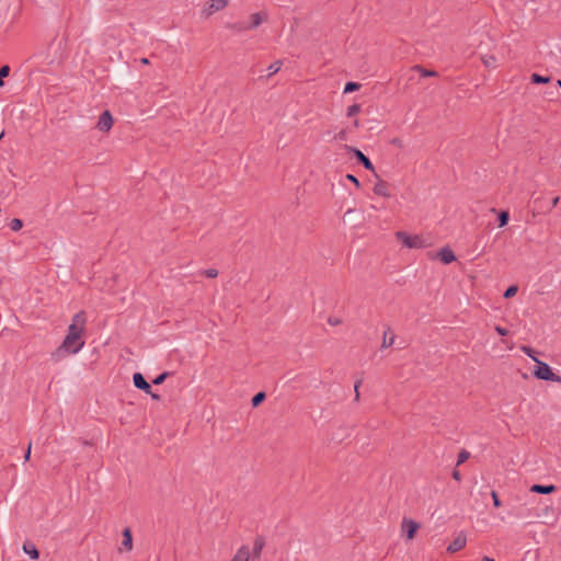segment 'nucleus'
Listing matches in <instances>:
<instances>
[{
  "label": "nucleus",
  "instance_id": "8",
  "mask_svg": "<svg viewBox=\"0 0 561 561\" xmlns=\"http://www.w3.org/2000/svg\"><path fill=\"white\" fill-rule=\"evenodd\" d=\"M467 543V538L463 534H459L454 540L453 542H450V545L447 547V551L449 553H455L459 550H461L462 548H465Z\"/></svg>",
  "mask_w": 561,
  "mask_h": 561
},
{
  "label": "nucleus",
  "instance_id": "2",
  "mask_svg": "<svg viewBox=\"0 0 561 561\" xmlns=\"http://www.w3.org/2000/svg\"><path fill=\"white\" fill-rule=\"evenodd\" d=\"M396 239L407 249H425L431 242L421 234H409L405 231H397Z\"/></svg>",
  "mask_w": 561,
  "mask_h": 561
},
{
  "label": "nucleus",
  "instance_id": "18",
  "mask_svg": "<svg viewBox=\"0 0 561 561\" xmlns=\"http://www.w3.org/2000/svg\"><path fill=\"white\" fill-rule=\"evenodd\" d=\"M481 61L486 68H495L496 67V58L493 55H483L481 57Z\"/></svg>",
  "mask_w": 561,
  "mask_h": 561
},
{
  "label": "nucleus",
  "instance_id": "13",
  "mask_svg": "<svg viewBox=\"0 0 561 561\" xmlns=\"http://www.w3.org/2000/svg\"><path fill=\"white\" fill-rule=\"evenodd\" d=\"M374 193L376 195H379V196H382V197H390V192H389L388 184L385 181H382V180H379L375 184Z\"/></svg>",
  "mask_w": 561,
  "mask_h": 561
},
{
  "label": "nucleus",
  "instance_id": "5",
  "mask_svg": "<svg viewBox=\"0 0 561 561\" xmlns=\"http://www.w3.org/2000/svg\"><path fill=\"white\" fill-rule=\"evenodd\" d=\"M419 528H420L419 523H416L415 520H413L411 518L403 517L401 525H400L401 536L407 541H410V540L414 539Z\"/></svg>",
  "mask_w": 561,
  "mask_h": 561
},
{
  "label": "nucleus",
  "instance_id": "23",
  "mask_svg": "<svg viewBox=\"0 0 561 561\" xmlns=\"http://www.w3.org/2000/svg\"><path fill=\"white\" fill-rule=\"evenodd\" d=\"M360 88V85L356 82H347L344 87V93H351L354 91H357Z\"/></svg>",
  "mask_w": 561,
  "mask_h": 561
},
{
  "label": "nucleus",
  "instance_id": "12",
  "mask_svg": "<svg viewBox=\"0 0 561 561\" xmlns=\"http://www.w3.org/2000/svg\"><path fill=\"white\" fill-rule=\"evenodd\" d=\"M437 257L444 263L449 264L456 260L455 253L449 248H443L438 253Z\"/></svg>",
  "mask_w": 561,
  "mask_h": 561
},
{
  "label": "nucleus",
  "instance_id": "48",
  "mask_svg": "<svg viewBox=\"0 0 561 561\" xmlns=\"http://www.w3.org/2000/svg\"><path fill=\"white\" fill-rule=\"evenodd\" d=\"M330 323H332V324H336V323H339V321H336V320L331 321V320H330Z\"/></svg>",
  "mask_w": 561,
  "mask_h": 561
},
{
  "label": "nucleus",
  "instance_id": "15",
  "mask_svg": "<svg viewBox=\"0 0 561 561\" xmlns=\"http://www.w3.org/2000/svg\"><path fill=\"white\" fill-rule=\"evenodd\" d=\"M122 547L126 549L127 551H130L133 549V536L129 528H125L123 530V541Z\"/></svg>",
  "mask_w": 561,
  "mask_h": 561
},
{
  "label": "nucleus",
  "instance_id": "16",
  "mask_svg": "<svg viewBox=\"0 0 561 561\" xmlns=\"http://www.w3.org/2000/svg\"><path fill=\"white\" fill-rule=\"evenodd\" d=\"M23 551L30 556L31 559L37 560L39 557V552L34 543L25 542L23 545Z\"/></svg>",
  "mask_w": 561,
  "mask_h": 561
},
{
  "label": "nucleus",
  "instance_id": "49",
  "mask_svg": "<svg viewBox=\"0 0 561 561\" xmlns=\"http://www.w3.org/2000/svg\"><path fill=\"white\" fill-rule=\"evenodd\" d=\"M558 85L561 88V80H558Z\"/></svg>",
  "mask_w": 561,
  "mask_h": 561
},
{
  "label": "nucleus",
  "instance_id": "34",
  "mask_svg": "<svg viewBox=\"0 0 561 561\" xmlns=\"http://www.w3.org/2000/svg\"><path fill=\"white\" fill-rule=\"evenodd\" d=\"M420 71H421V75L423 77H433V76H436V72L435 71H431V70H426V69H423V68H419Z\"/></svg>",
  "mask_w": 561,
  "mask_h": 561
},
{
  "label": "nucleus",
  "instance_id": "38",
  "mask_svg": "<svg viewBox=\"0 0 561 561\" xmlns=\"http://www.w3.org/2000/svg\"><path fill=\"white\" fill-rule=\"evenodd\" d=\"M522 350H523V351H524L528 356H530L534 360H535V359H537V358L534 356V354H533V350H531L530 347H528V346H524Z\"/></svg>",
  "mask_w": 561,
  "mask_h": 561
},
{
  "label": "nucleus",
  "instance_id": "19",
  "mask_svg": "<svg viewBox=\"0 0 561 561\" xmlns=\"http://www.w3.org/2000/svg\"><path fill=\"white\" fill-rule=\"evenodd\" d=\"M264 547V541L260 538L255 539L253 545V556L259 558L261 556L262 549Z\"/></svg>",
  "mask_w": 561,
  "mask_h": 561
},
{
  "label": "nucleus",
  "instance_id": "7",
  "mask_svg": "<svg viewBox=\"0 0 561 561\" xmlns=\"http://www.w3.org/2000/svg\"><path fill=\"white\" fill-rule=\"evenodd\" d=\"M112 127H113V116L108 111H104L99 117V121L96 123V128L100 131L107 133L112 129Z\"/></svg>",
  "mask_w": 561,
  "mask_h": 561
},
{
  "label": "nucleus",
  "instance_id": "6",
  "mask_svg": "<svg viewBox=\"0 0 561 561\" xmlns=\"http://www.w3.org/2000/svg\"><path fill=\"white\" fill-rule=\"evenodd\" d=\"M229 3V0H210V2L204 8L203 13L206 18L214 13L224 10Z\"/></svg>",
  "mask_w": 561,
  "mask_h": 561
},
{
  "label": "nucleus",
  "instance_id": "45",
  "mask_svg": "<svg viewBox=\"0 0 561 561\" xmlns=\"http://www.w3.org/2000/svg\"><path fill=\"white\" fill-rule=\"evenodd\" d=\"M353 127L354 128H358L359 127V121L358 119H354Z\"/></svg>",
  "mask_w": 561,
  "mask_h": 561
},
{
  "label": "nucleus",
  "instance_id": "39",
  "mask_svg": "<svg viewBox=\"0 0 561 561\" xmlns=\"http://www.w3.org/2000/svg\"><path fill=\"white\" fill-rule=\"evenodd\" d=\"M359 386H360V381H357L354 386V390H355V400L358 401L359 400Z\"/></svg>",
  "mask_w": 561,
  "mask_h": 561
},
{
  "label": "nucleus",
  "instance_id": "9",
  "mask_svg": "<svg viewBox=\"0 0 561 561\" xmlns=\"http://www.w3.org/2000/svg\"><path fill=\"white\" fill-rule=\"evenodd\" d=\"M251 558V549L249 546H241L234 556L232 557L231 561H249Z\"/></svg>",
  "mask_w": 561,
  "mask_h": 561
},
{
  "label": "nucleus",
  "instance_id": "36",
  "mask_svg": "<svg viewBox=\"0 0 561 561\" xmlns=\"http://www.w3.org/2000/svg\"><path fill=\"white\" fill-rule=\"evenodd\" d=\"M346 179L351 182H353L357 187H359V181L357 180L356 176H354L353 174H347L346 175Z\"/></svg>",
  "mask_w": 561,
  "mask_h": 561
},
{
  "label": "nucleus",
  "instance_id": "4",
  "mask_svg": "<svg viewBox=\"0 0 561 561\" xmlns=\"http://www.w3.org/2000/svg\"><path fill=\"white\" fill-rule=\"evenodd\" d=\"M537 363L536 369L534 370V375L541 380L548 381H557L560 382L561 378L557 376L550 368V366L539 359H535Z\"/></svg>",
  "mask_w": 561,
  "mask_h": 561
},
{
  "label": "nucleus",
  "instance_id": "17",
  "mask_svg": "<svg viewBox=\"0 0 561 561\" xmlns=\"http://www.w3.org/2000/svg\"><path fill=\"white\" fill-rule=\"evenodd\" d=\"M394 340H396L394 333H392L391 330L388 328L383 332L382 345L381 346L382 347H389V346L393 345Z\"/></svg>",
  "mask_w": 561,
  "mask_h": 561
},
{
  "label": "nucleus",
  "instance_id": "28",
  "mask_svg": "<svg viewBox=\"0 0 561 561\" xmlns=\"http://www.w3.org/2000/svg\"><path fill=\"white\" fill-rule=\"evenodd\" d=\"M507 221H508V213L507 211H502L499 215V225H500V227H504L505 225H507Z\"/></svg>",
  "mask_w": 561,
  "mask_h": 561
},
{
  "label": "nucleus",
  "instance_id": "47",
  "mask_svg": "<svg viewBox=\"0 0 561 561\" xmlns=\"http://www.w3.org/2000/svg\"><path fill=\"white\" fill-rule=\"evenodd\" d=\"M482 561H495V560H494L493 558H490V557H484V558L482 559Z\"/></svg>",
  "mask_w": 561,
  "mask_h": 561
},
{
  "label": "nucleus",
  "instance_id": "35",
  "mask_svg": "<svg viewBox=\"0 0 561 561\" xmlns=\"http://www.w3.org/2000/svg\"><path fill=\"white\" fill-rule=\"evenodd\" d=\"M495 331L502 336H506L508 334V330L500 325L495 327Z\"/></svg>",
  "mask_w": 561,
  "mask_h": 561
},
{
  "label": "nucleus",
  "instance_id": "46",
  "mask_svg": "<svg viewBox=\"0 0 561 561\" xmlns=\"http://www.w3.org/2000/svg\"><path fill=\"white\" fill-rule=\"evenodd\" d=\"M559 199H560L559 197H554V198L552 199V206H557V205H558V203H559Z\"/></svg>",
  "mask_w": 561,
  "mask_h": 561
},
{
  "label": "nucleus",
  "instance_id": "10",
  "mask_svg": "<svg viewBox=\"0 0 561 561\" xmlns=\"http://www.w3.org/2000/svg\"><path fill=\"white\" fill-rule=\"evenodd\" d=\"M133 381L136 388L144 390L147 393H150L151 387L145 380L144 376L140 373H135L133 376Z\"/></svg>",
  "mask_w": 561,
  "mask_h": 561
},
{
  "label": "nucleus",
  "instance_id": "11",
  "mask_svg": "<svg viewBox=\"0 0 561 561\" xmlns=\"http://www.w3.org/2000/svg\"><path fill=\"white\" fill-rule=\"evenodd\" d=\"M350 150L354 152L357 160L364 165V168L366 170H369V171L374 170V165H373L371 161L360 150H358L356 148H350Z\"/></svg>",
  "mask_w": 561,
  "mask_h": 561
},
{
  "label": "nucleus",
  "instance_id": "44",
  "mask_svg": "<svg viewBox=\"0 0 561 561\" xmlns=\"http://www.w3.org/2000/svg\"><path fill=\"white\" fill-rule=\"evenodd\" d=\"M149 394L151 396V398H152L153 400H159V399H160V396H159V394L152 393L151 391H150V393H149Z\"/></svg>",
  "mask_w": 561,
  "mask_h": 561
},
{
  "label": "nucleus",
  "instance_id": "29",
  "mask_svg": "<svg viewBox=\"0 0 561 561\" xmlns=\"http://www.w3.org/2000/svg\"><path fill=\"white\" fill-rule=\"evenodd\" d=\"M9 72H10L9 66H3L0 68V87H2L4 84L2 78L9 76Z\"/></svg>",
  "mask_w": 561,
  "mask_h": 561
},
{
  "label": "nucleus",
  "instance_id": "21",
  "mask_svg": "<svg viewBox=\"0 0 561 561\" xmlns=\"http://www.w3.org/2000/svg\"><path fill=\"white\" fill-rule=\"evenodd\" d=\"M360 108L362 107H360L359 104H353V105L348 106L347 110H346V116L347 117L355 116L356 114L359 113Z\"/></svg>",
  "mask_w": 561,
  "mask_h": 561
},
{
  "label": "nucleus",
  "instance_id": "37",
  "mask_svg": "<svg viewBox=\"0 0 561 561\" xmlns=\"http://www.w3.org/2000/svg\"><path fill=\"white\" fill-rule=\"evenodd\" d=\"M522 350H523V351H524L528 356H530L534 360H535V359H537V358L534 356V354H533V350H531L530 347H528V346H524Z\"/></svg>",
  "mask_w": 561,
  "mask_h": 561
},
{
  "label": "nucleus",
  "instance_id": "14",
  "mask_svg": "<svg viewBox=\"0 0 561 561\" xmlns=\"http://www.w3.org/2000/svg\"><path fill=\"white\" fill-rule=\"evenodd\" d=\"M554 490H556V486L552 484H550V485L534 484L530 488V492L539 493V494H550V493L554 492Z\"/></svg>",
  "mask_w": 561,
  "mask_h": 561
},
{
  "label": "nucleus",
  "instance_id": "27",
  "mask_svg": "<svg viewBox=\"0 0 561 561\" xmlns=\"http://www.w3.org/2000/svg\"><path fill=\"white\" fill-rule=\"evenodd\" d=\"M517 290H518V287H517V286H515V285H512V286H510V287L505 290V293H504V297H505V298H512L513 296H515V295H516Z\"/></svg>",
  "mask_w": 561,
  "mask_h": 561
},
{
  "label": "nucleus",
  "instance_id": "25",
  "mask_svg": "<svg viewBox=\"0 0 561 561\" xmlns=\"http://www.w3.org/2000/svg\"><path fill=\"white\" fill-rule=\"evenodd\" d=\"M265 399V393L264 392H259L256 393L253 398H252V405L253 407H257L259 404H261L263 402V400Z\"/></svg>",
  "mask_w": 561,
  "mask_h": 561
},
{
  "label": "nucleus",
  "instance_id": "1",
  "mask_svg": "<svg viewBox=\"0 0 561 561\" xmlns=\"http://www.w3.org/2000/svg\"><path fill=\"white\" fill-rule=\"evenodd\" d=\"M85 324L87 317L84 311L77 312L68 327L67 334L62 343L55 353L56 356L60 357L64 354H77L83 348L85 344L83 339Z\"/></svg>",
  "mask_w": 561,
  "mask_h": 561
},
{
  "label": "nucleus",
  "instance_id": "43",
  "mask_svg": "<svg viewBox=\"0 0 561 561\" xmlns=\"http://www.w3.org/2000/svg\"><path fill=\"white\" fill-rule=\"evenodd\" d=\"M141 65H149V59L144 57L140 59Z\"/></svg>",
  "mask_w": 561,
  "mask_h": 561
},
{
  "label": "nucleus",
  "instance_id": "50",
  "mask_svg": "<svg viewBox=\"0 0 561 561\" xmlns=\"http://www.w3.org/2000/svg\"><path fill=\"white\" fill-rule=\"evenodd\" d=\"M3 135H4L3 133L0 134V139L3 137Z\"/></svg>",
  "mask_w": 561,
  "mask_h": 561
},
{
  "label": "nucleus",
  "instance_id": "42",
  "mask_svg": "<svg viewBox=\"0 0 561 561\" xmlns=\"http://www.w3.org/2000/svg\"><path fill=\"white\" fill-rule=\"evenodd\" d=\"M391 144L400 147L401 146V140L398 139V138H394V139L391 140Z\"/></svg>",
  "mask_w": 561,
  "mask_h": 561
},
{
  "label": "nucleus",
  "instance_id": "3",
  "mask_svg": "<svg viewBox=\"0 0 561 561\" xmlns=\"http://www.w3.org/2000/svg\"><path fill=\"white\" fill-rule=\"evenodd\" d=\"M268 14L265 11H260L250 14L249 20L245 22H239L233 25V28L239 32H247L259 27L262 23L266 22Z\"/></svg>",
  "mask_w": 561,
  "mask_h": 561
},
{
  "label": "nucleus",
  "instance_id": "32",
  "mask_svg": "<svg viewBox=\"0 0 561 561\" xmlns=\"http://www.w3.org/2000/svg\"><path fill=\"white\" fill-rule=\"evenodd\" d=\"M491 496H492L494 506L495 507L501 506V501H500L499 495H497V493L495 491L491 492Z\"/></svg>",
  "mask_w": 561,
  "mask_h": 561
},
{
  "label": "nucleus",
  "instance_id": "31",
  "mask_svg": "<svg viewBox=\"0 0 561 561\" xmlns=\"http://www.w3.org/2000/svg\"><path fill=\"white\" fill-rule=\"evenodd\" d=\"M204 274L209 278H215L218 275V271L216 268H208L204 272Z\"/></svg>",
  "mask_w": 561,
  "mask_h": 561
},
{
  "label": "nucleus",
  "instance_id": "41",
  "mask_svg": "<svg viewBox=\"0 0 561 561\" xmlns=\"http://www.w3.org/2000/svg\"><path fill=\"white\" fill-rule=\"evenodd\" d=\"M31 457V443L28 444L27 450L24 455V459L27 461Z\"/></svg>",
  "mask_w": 561,
  "mask_h": 561
},
{
  "label": "nucleus",
  "instance_id": "20",
  "mask_svg": "<svg viewBox=\"0 0 561 561\" xmlns=\"http://www.w3.org/2000/svg\"><path fill=\"white\" fill-rule=\"evenodd\" d=\"M282 65H283V62L280 60H276L275 62L270 65V67H268V71H270L268 72V77L277 73L280 70Z\"/></svg>",
  "mask_w": 561,
  "mask_h": 561
},
{
  "label": "nucleus",
  "instance_id": "30",
  "mask_svg": "<svg viewBox=\"0 0 561 561\" xmlns=\"http://www.w3.org/2000/svg\"><path fill=\"white\" fill-rule=\"evenodd\" d=\"M334 139H335V140H340V141L346 140V139H347V130H346V129H342V130H340V131L334 136Z\"/></svg>",
  "mask_w": 561,
  "mask_h": 561
},
{
  "label": "nucleus",
  "instance_id": "22",
  "mask_svg": "<svg viewBox=\"0 0 561 561\" xmlns=\"http://www.w3.org/2000/svg\"><path fill=\"white\" fill-rule=\"evenodd\" d=\"M469 457H470L469 451H467L466 449L460 450V453L458 454L457 466H460L461 463L467 461L469 459Z\"/></svg>",
  "mask_w": 561,
  "mask_h": 561
},
{
  "label": "nucleus",
  "instance_id": "26",
  "mask_svg": "<svg viewBox=\"0 0 561 561\" xmlns=\"http://www.w3.org/2000/svg\"><path fill=\"white\" fill-rule=\"evenodd\" d=\"M549 78L548 77H542L540 75H537V73H534L531 76V81L535 82V83H547L549 82Z\"/></svg>",
  "mask_w": 561,
  "mask_h": 561
},
{
  "label": "nucleus",
  "instance_id": "33",
  "mask_svg": "<svg viewBox=\"0 0 561 561\" xmlns=\"http://www.w3.org/2000/svg\"><path fill=\"white\" fill-rule=\"evenodd\" d=\"M167 376H168V373H163V374L159 375V376L153 380V383H154V385H161V383L165 380Z\"/></svg>",
  "mask_w": 561,
  "mask_h": 561
},
{
  "label": "nucleus",
  "instance_id": "24",
  "mask_svg": "<svg viewBox=\"0 0 561 561\" xmlns=\"http://www.w3.org/2000/svg\"><path fill=\"white\" fill-rule=\"evenodd\" d=\"M23 227V222L21 219L19 218H14L10 221V228L13 230V231H19L21 228Z\"/></svg>",
  "mask_w": 561,
  "mask_h": 561
},
{
  "label": "nucleus",
  "instance_id": "40",
  "mask_svg": "<svg viewBox=\"0 0 561 561\" xmlns=\"http://www.w3.org/2000/svg\"><path fill=\"white\" fill-rule=\"evenodd\" d=\"M453 478L456 480V481H460L461 480V474L458 470H455L453 472Z\"/></svg>",
  "mask_w": 561,
  "mask_h": 561
}]
</instances>
